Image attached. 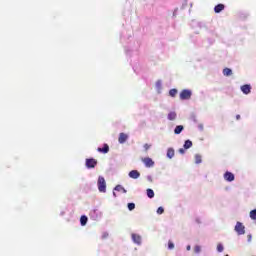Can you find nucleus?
I'll return each mask as SVG.
<instances>
[{
  "instance_id": "1",
  "label": "nucleus",
  "mask_w": 256,
  "mask_h": 256,
  "mask_svg": "<svg viewBox=\"0 0 256 256\" xmlns=\"http://www.w3.org/2000/svg\"><path fill=\"white\" fill-rule=\"evenodd\" d=\"M97 187L100 193H107V182L105 181V177H98Z\"/></svg>"
},
{
  "instance_id": "2",
  "label": "nucleus",
  "mask_w": 256,
  "mask_h": 256,
  "mask_svg": "<svg viewBox=\"0 0 256 256\" xmlns=\"http://www.w3.org/2000/svg\"><path fill=\"white\" fill-rule=\"evenodd\" d=\"M131 239L135 245H138V246L143 245V237L140 234L132 233Z\"/></svg>"
},
{
  "instance_id": "3",
  "label": "nucleus",
  "mask_w": 256,
  "mask_h": 256,
  "mask_svg": "<svg viewBox=\"0 0 256 256\" xmlns=\"http://www.w3.org/2000/svg\"><path fill=\"white\" fill-rule=\"evenodd\" d=\"M234 231L237 233V235H245V225H243L241 222H236Z\"/></svg>"
},
{
  "instance_id": "4",
  "label": "nucleus",
  "mask_w": 256,
  "mask_h": 256,
  "mask_svg": "<svg viewBox=\"0 0 256 256\" xmlns=\"http://www.w3.org/2000/svg\"><path fill=\"white\" fill-rule=\"evenodd\" d=\"M101 217H103V213L98 209H94L90 212V218L93 219V221H99Z\"/></svg>"
},
{
  "instance_id": "5",
  "label": "nucleus",
  "mask_w": 256,
  "mask_h": 256,
  "mask_svg": "<svg viewBox=\"0 0 256 256\" xmlns=\"http://www.w3.org/2000/svg\"><path fill=\"white\" fill-rule=\"evenodd\" d=\"M191 95H193L191 90H188V89L182 90L180 93V99L182 101H187V100L191 99Z\"/></svg>"
},
{
  "instance_id": "6",
  "label": "nucleus",
  "mask_w": 256,
  "mask_h": 256,
  "mask_svg": "<svg viewBox=\"0 0 256 256\" xmlns=\"http://www.w3.org/2000/svg\"><path fill=\"white\" fill-rule=\"evenodd\" d=\"M86 167L87 169H95L97 167V160L93 158L86 159Z\"/></svg>"
},
{
  "instance_id": "7",
  "label": "nucleus",
  "mask_w": 256,
  "mask_h": 256,
  "mask_svg": "<svg viewBox=\"0 0 256 256\" xmlns=\"http://www.w3.org/2000/svg\"><path fill=\"white\" fill-rule=\"evenodd\" d=\"M224 179H225V181H228V183H231V182L235 181V174L227 171L224 174Z\"/></svg>"
},
{
  "instance_id": "8",
  "label": "nucleus",
  "mask_w": 256,
  "mask_h": 256,
  "mask_svg": "<svg viewBox=\"0 0 256 256\" xmlns=\"http://www.w3.org/2000/svg\"><path fill=\"white\" fill-rule=\"evenodd\" d=\"M142 162L144 163L145 167L151 168L154 167L155 162L153 161V159L146 157L142 160Z\"/></svg>"
},
{
  "instance_id": "9",
  "label": "nucleus",
  "mask_w": 256,
  "mask_h": 256,
  "mask_svg": "<svg viewBox=\"0 0 256 256\" xmlns=\"http://www.w3.org/2000/svg\"><path fill=\"white\" fill-rule=\"evenodd\" d=\"M240 90L244 95H249V93H251V85L249 84L242 85L240 87Z\"/></svg>"
},
{
  "instance_id": "10",
  "label": "nucleus",
  "mask_w": 256,
  "mask_h": 256,
  "mask_svg": "<svg viewBox=\"0 0 256 256\" xmlns=\"http://www.w3.org/2000/svg\"><path fill=\"white\" fill-rule=\"evenodd\" d=\"M127 139H129V135H127L125 133H120L119 138H118V143L123 145V143H125L127 141Z\"/></svg>"
},
{
  "instance_id": "11",
  "label": "nucleus",
  "mask_w": 256,
  "mask_h": 256,
  "mask_svg": "<svg viewBox=\"0 0 256 256\" xmlns=\"http://www.w3.org/2000/svg\"><path fill=\"white\" fill-rule=\"evenodd\" d=\"M128 176L130 179H139V177H141V173H139L137 170H132L129 172Z\"/></svg>"
},
{
  "instance_id": "12",
  "label": "nucleus",
  "mask_w": 256,
  "mask_h": 256,
  "mask_svg": "<svg viewBox=\"0 0 256 256\" xmlns=\"http://www.w3.org/2000/svg\"><path fill=\"white\" fill-rule=\"evenodd\" d=\"M166 157L168 158V159H173L174 157H175V149H173V148H168L167 149V153H166Z\"/></svg>"
},
{
  "instance_id": "13",
  "label": "nucleus",
  "mask_w": 256,
  "mask_h": 256,
  "mask_svg": "<svg viewBox=\"0 0 256 256\" xmlns=\"http://www.w3.org/2000/svg\"><path fill=\"white\" fill-rule=\"evenodd\" d=\"M167 119H168V121H175V119H177V112H175V111L169 112Z\"/></svg>"
},
{
  "instance_id": "14",
  "label": "nucleus",
  "mask_w": 256,
  "mask_h": 256,
  "mask_svg": "<svg viewBox=\"0 0 256 256\" xmlns=\"http://www.w3.org/2000/svg\"><path fill=\"white\" fill-rule=\"evenodd\" d=\"M183 129H185V127H183V125L176 126L174 129V134L181 135V133H183Z\"/></svg>"
},
{
  "instance_id": "15",
  "label": "nucleus",
  "mask_w": 256,
  "mask_h": 256,
  "mask_svg": "<svg viewBox=\"0 0 256 256\" xmlns=\"http://www.w3.org/2000/svg\"><path fill=\"white\" fill-rule=\"evenodd\" d=\"M231 75H233V70H231V68H225L223 70L224 77H231Z\"/></svg>"
},
{
  "instance_id": "16",
  "label": "nucleus",
  "mask_w": 256,
  "mask_h": 256,
  "mask_svg": "<svg viewBox=\"0 0 256 256\" xmlns=\"http://www.w3.org/2000/svg\"><path fill=\"white\" fill-rule=\"evenodd\" d=\"M97 151L99 153H104V154L109 153V145L104 144L103 148H98Z\"/></svg>"
},
{
  "instance_id": "17",
  "label": "nucleus",
  "mask_w": 256,
  "mask_h": 256,
  "mask_svg": "<svg viewBox=\"0 0 256 256\" xmlns=\"http://www.w3.org/2000/svg\"><path fill=\"white\" fill-rule=\"evenodd\" d=\"M223 9H225V5L218 4L215 6L214 11H215V13H221V11H223Z\"/></svg>"
},
{
  "instance_id": "18",
  "label": "nucleus",
  "mask_w": 256,
  "mask_h": 256,
  "mask_svg": "<svg viewBox=\"0 0 256 256\" xmlns=\"http://www.w3.org/2000/svg\"><path fill=\"white\" fill-rule=\"evenodd\" d=\"M146 193H147V197H149V199H153V197H155V192L151 188H148L146 190Z\"/></svg>"
},
{
  "instance_id": "19",
  "label": "nucleus",
  "mask_w": 256,
  "mask_h": 256,
  "mask_svg": "<svg viewBox=\"0 0 256 256\" xmlns=\"http://www.w3.org/2000/svg\"><path fill=\"white\" fill-rule=\"evenodd\" d=\"M193 147V142L191 140H186L184 143V149H191Z\"/></svg>"
},
{
  "instance_id": "20",
  "label": "nucleus",
  "mask_w": 256,
  "mask_h": 256,
  "mask_svg": "<svg viewBox=\"0 0 256 256\" xmlns=\"http://www.w3.org/2000/svg\"><path fill=\"white\" fill-rule=\"evenodd\" d=\"M194 157H195L196 165H200V163H203V160L200 154H196Z\"/></svg>"
},
{
  "instance_id": "21",
  "label": "nucleus",
  "mask_w": 256,
  "mask_h": 256,
  "mask_svg": "<svg viewBox=\"0 0 256 256\" xmlns=\"http://www.w3.org/2000/svg\"><path fill=\"white\" fill-rule=\"evenodd\" d=\"M216 249L218 253H223V251H225V246H223V243H218Z\"/></svg>"
},
{
  "instance_id": "22",
  "label": "nucleus",
  "mask_w": 256,
  "mask_h": 256,
  "mask_svg": "<svg viewBox=\"0 0 256 256\" xmlns=\"http://www.w3.org/2000/svg\"><path fill=\"white\" fill-rule=\"evenodd\" d=\"M87 221H88L87 216H81L80 223H81L82 227H85V225H87Z\"/></svg>"
},
{
  "instance_id": "23",
  "label": "nucleus",
  "mask_w": 256,
  "mask_h": 256,
  "mask_svg": "<svg viewBox=\"0 0 256 256\" xmlns=\"http://www.w3.org/2000/svg\"><path fill=\"white\" fill-rule=\"evenodd\" d=\"M114 191H122L123 193H127V190L123 186H121V185H117L114 188Z\"/></svg>"
},
{
  "instance_id": "24",
  "label": "nucleus",
  "mask_w": 256,
  "mask_h": 256,
  "mask_svg": "<svg viewBox=\"0 0 256 256\" xmlns=\"http://www.w3.org/2000/svg\"><path fill=\"white\" fill-rule=\"evenodd\" d=\"M250 219H252V221H256V209L250 211Z\"/></svg>"
},
{
  "instance_id": "25",
  "label": "nucleus",
  "mask_w": 256,
  "mask_h": 256,
  "mask_svg": "<svg viewBox=\"0 0 256 256\" xmlns=\"http://www.w3.org/2000/svg\"><path fill=\"white\" fill-rule=\"evenodd\" d=\"M177 93H178L177 89H171L169 91L170 97H176Z\"/></svg>"
},
{
  "instance_id": "26",
  "label": "nucleus",
  "mask_w": 256,
  "mask_h": 256,
  "mask_svg": "<svg viewBox=\"0 0 256 256\" xmlns=\"http://www.w3.org/2000/svg\"><path fill=\"white\" fill-rule=\"evenodd\" d=\"M163 213H165V209L160 206V207L157 209V214H158V215H163Z\"/></svg>"
},
{
  "instance_id": "27",
  "label": "nucleus",
  "mask_w": 256,
  "mask_h": 256,
  "mask_svg": "<svg viewBox=\"0 0 256 256\" xmlns=\"http://www.w3.org/2000/svg\"><path fill=\"white\" fill-rule=\"evenodd\" d=\"M194 252H195L196 254L201 253V246H200V245H196V246L194 247Z\"/></svg>"
},
{
  "instance_id": "28",
  "label": "nucleus",
  "mask_w": 256,
  "mask_h": 256,
  "mask_svg": "<svg viewBox=\"0 0 256 256\" xmlns=\"http://www.w3.org/2000/svg\"><path fill=\"white\" fill-rule=\"evenodd\" d=\"M128 209L129 211H133L135 209V203H128Z\"/></svg>"
},
{
  "instance_id": "29",
  "label": "nucleus",
  "mask_w": 256,
  "mask_h": 256,
  "mask_svg": "<svg viewBox=\"0 0 256 256\" xmlns=\"http://www.w3.org/2000/svg\"><path fill=\"white\" fill-rule=\"evenodd\" d=\"M168 249H170V250L175 249V244H173L172 241L168 242Z\"/></svg>"
},
{
  "instance_id": "30",
  "label": "nucleus",
  "mask_w": 256,
  "mask_h": 256,
  "mask_svg": "<svg viewBox=\"0 0 256 256\" xmlns=\"http://www.w3.org/2000/svg\"><path fill=\"white\" fill-rule=\"evenodd\" d=\"M252 240H253V235L248 234V235H247V242H248V243H251Z\"/></svg>"
},
{
  "instance_id": "31",
  "label": "nucleus",
  "mask_w": 256,
  "mask_h": 256,
  "mask_svg": "<svg viewBox=\"0 0 256 256\" xmlns=\"http://www.w3.org/2000/svg\"><path fill=\"white\" fill-rule=\"evenodd\" d=\"M161 85H162L161 80H158V81L156 82V87H157V89H161Z\"/></svg>"
},
{
  "instance_id": "32",
  "label": "nucleus",
  "mask_w": 256,
  "mask_h": 256,
  "mask_svg": "<svg viewBox=\"0 0 256 256\" xmlns=\"http://www.w3.org/2000/svg\"><path fill=\"white\" fill-rule=\"evenodd\" d=\"M147 181H149L150 183H153V176L151 175L147 176Z\"/></svg>"
},
{
  "instance_id": "33",
  "label": "nucleus",
  "mask_w": 256,
  "mask_h": 256,
  "mask_svg": "<svg viewBox=\"0 0 256 256\" xmlns=\"http://www.w3.org/2000/svg\"><path fill=\"white\" fill-rule=\"evenodd\" d=\"M178 151H179V153H180L181 155H185V149L180 148Z\"/></svg>"
},
{
  "instance_id": "34",
  "label": "nucleus",
  "mask_w": 256,
  "mask_h": 256,
  "mask_svg": "<svg viewBox=\"0 0 256 256\" xmlns=\"http://www.w3.org/2000/svg\"><path fill=\"white\" fill-rule=\"evenodd\" d=\"M151 146H149V144H145L144 145V149L147 151Z\"/></svg>"
},
{
  "instance_id": "35",
  "label": "nucleus",
  "mask_w": 256,
  "mask_h": 256,
  "mask_svg": "<svg viewBox=\"0 0 256 256\" xmlns=\"http://www.w3.org/2000/svg\"><path fill=\"white\" fill-rule=\"evenodd\" d=\"M186 250H187V251H191V245H188V246L186 247Z\"/></svg>"
},
{
  "instance_id": "36",
  "label": "nucleus",
  "mask_w": 256,
  "mask_h": 256,
  "mask_svg": "<svg viewBox=\"0 0 256 256\" xmlns=\"http://www.w3.org/2000/svg\"><path fill=\"white\" fill-rule=\"evenodd\" d=\"M236 119H237V121H239V119H241V115H236Z\"/></svg>"
},
{
  "instance_id": "37",
  "label": "nucleus",
  "mask_w": 256,
  "mask_h": 256,
  "mask_svg": "<svg viewBox=\"0 0 256 256\" xmlns=\"http://www.w3.org/2000/svg\"><path fill=\"white\" fill-rule=\"evenodd\" d=\"M113 196H114V197H117V194H116L115 192H113Z\"/></svg>"
},
{
  "instance_id": "38",
  "label": "nucleus",
  "mask_w": 256,
  "mask_h": 256,
  "mask_svg": "<svg viewBox=\"0 0 256 256\" xmlns=\"http://www.w3.org/2000/svg\"><path fill=\"white\" fill-rule=\"evenodd\" d=\"M199 127H200V129H203V125H200Z\"/></svg>"
}]
</instances>
